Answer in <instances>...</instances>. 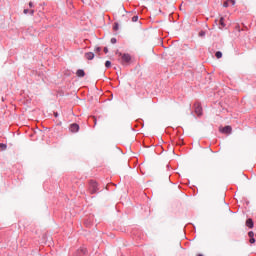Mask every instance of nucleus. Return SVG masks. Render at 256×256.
I'll list each match as a JSON object with an SVG mask.
<instances>
[{"label":"nucleus","instance_id":"obj_1","mask_svg":"<svg viewBox=\"0 0 256 256\" xmlns=\"http://www.w3.org/2000/svg\"><path fill=\"white\" fill-rule=\"evenodd\" d=\"M89 191H90L91 195H95V193H97V191H99V185L94 180H91L89 182Z\"/></svg>","mask_w":256,"mask_h":256},{"label":"nucleus","instance_id":"obj_2","mask_svg":"<svg viewBox=\"0 0 256 256\" xmlns=\"http://www.w3.org/2000/svg\"><path fill=\"white\" fill-rule=\"evenodd\" d=\"M194 111L198 117H201L203 115V108L199 103L194 104Z\"/></svg>","mask_w":256,"mask_h":256},{"label":"nucleus","instance_id":"obj_3","mask_svg":"<svg viewBox=\"0 0 256 256\" xmlns=\"http://www.w3.org/2000/svg\"><path fill=\"white\" fill-rule=\"evenodd\" d=\"M79 129H80V127H79V124H77V123H72L69 126V131L71 133H79Z\"/></svg>","mask_w":256,"mask_h":256},{"label":"nucleus","instance_id":"obj_4","mask_svg":"<svg viewBox=\"0 0 256 256\" xmlns=\"http://www.w3.org/2000/svg\"><path fill=\"white\" fill-rule=\"evenodd\" d=\"M73 256H87V248H80L78 249Z\"/></svg>","mask_w":256,"mask_h":256},{"label":"nucleus","instance_id":"obj_5","mask_svg":"<svg viewBox=\"0 0 256 256\" xmlns=\"http://www.w3.org/2000/svg\"><path fill=\"white\" fill-rule=\"evenodd\" d=\"M122 65L125 63H131V55L130 54H123L121 58Z\"/></svg>","mask_w":256,"mask_h":256},{"label":"nucleus","instance_id":"obj_6","mask_svg":"<svg viewBox=\"0 0 256 256\" xmlns=\"http://www.w3.org/2000/svg\"><path fill=\"white\" fill-rule=\"evenodd\" d=\"M220 131L226 135H231L233 128H231V126H225L221 128Z\"/></svg>","mask_w":256,"mask_h":256},{"label":"nucleus","instance_id":"obj_7","mask_svg":"<svg viewBox=\"0 0 256 256\" xmlns=\"http://www.w3.org/2000/svg\"><path fill=\"white\" fill-rule=\"evenodd\" d=\"M246 227H248L249 229H253L255 227V222H253L252 218H248L246 220Z\"/></svg>","mask_w":256,"mask_h":256},{"label":"nucleus","instance_id":"obj_8","mask_svg":"<svg viewBox=\"0 0 256 256\" xmlns=\"http://www.w3.org/2000/svg\"><path fill=\"white\" fill-rule=\"evenodd\" d=\"M84 57L88 59V61H93V59H95V54L93 52H86Z\"/></svg>","mask_w":256,"mask_h":256},{"label":"nucleus","instance_id":"obj_9","mask_svg":"<svg viewBox=\"0 0 256 256\" xmlns=\"http://www.w3.org/2000/svg\"><path fill=\"white\" fill-rule=\"evenodd\" d=\"M23 13H24V15H27V14H29V15H31V17H33V15H35V10L34 9H27V8H25L24 10H23Z\"/></svg>","mask_w":256,"mask_h":256},{"label":"nucleus","instance_id":"obj_10","mask_svg":"<svg viewBox=\"0 0 256 256\" xmlns=\"http://www.w3.org/2000/svg\"><path fill=\"white\" fill-rule=\"evenodd\" d=\"M219 25H220L219 29H224V27H226L225 18L223 17L220 18Z\"/></svg>","mask_w":256,"mask_h":256},{"label":"nucleus","instance_id":"obj_11","mask_svg":"<svg viewBox=\"0 0 256 256\" xmlns=\"http://www.w3.org/2000/svg\"><path fill=\"white\" fill-rule=\"evenodd\" d=\"M76 75H77V77H85V70H83V69H78V70L76 71Z\"/></svg>","mask_w":256,"mask_h":256},{"label":"nucleus","instance_id":"obj_12","mask_svg":"<svg viewBox=\"0 0 256 256\" xmlns=\"http://www.w3.org/2000/svg\"><path fill=\"white\" fill-rule=\"evenodd\" d=\"M215 57H216L217 59H221V57H223V53H222L221 51H217V52L215 53Z\"/></svg>","mask_w":256,"mask_h":256},{"label":"nucleus","instance_id":"obj_13","mask_svg":"<svg viewBox=\"0 0 256 256\" xmlns=\"http://www.w3.org/2000/svg\"><path fill=\"white\" fill-rule=\"evenodd\" d=\"M137 21H139V16L138 15L133 16L132 17V22L137 23Z\"/></svg>","mask_w":256,"mask_h":256},{"label":"nucleus","instance_id":"obj_14","mask_svg":"<svg viewBox=\"0 0 256 256\" xmlns=\"http://www.w3.org/2000/svg\"><path fill=\"white\" fill-rule=\"evenodd\" d=\"M198 35L199 37H205V35H207V32H205L204 30H201Z\"/></svg>","mask_w":256,"mask_h":256},{"label":"nucleus","instance_id":"obj_15","mask_svg":"<svg viewBox=\"0 0 256 256\" xmlns=\"http://www.w3.org/2000/svg\"><path fill=\"white\" fill-rule=\"evenodd\" d=\"M105 67H106V69L111 68V61L107 60V61L105 62Z\"/></svg>","mask_w":256,"mask_h":256},{"label":"nucleus","instance_id":"obj_16","mask_svg":"<svg viewBox=\"0 0 256 256\" xmlns=\"http://www.w3.org/2000/svg\"><path fill=\"white\" fill-rule=\"evenodd\" d=\"M114 31H119V23H115L113 26Z\"/></svg>","mask_w":256,"mask_h":256},{"label":"nucleus","instance_id":"obj_17","mask_svg":"<svg viewBox=\"0 0 256 256\" xmlns=\"http://www.w3.org/2000/svg\"><path fill=\"white\" fill-rule=\"evenodd\" d=\"M0 149L5 151V149H7V144L0 143Z\"/></svg>","mask_w":256,"mask_h":256},{"label":"nucleus","instance_id":"obj_18","mask_svg":"<svg viewBox=\"0 0 256 256\" xmlns=\"http://www.w3.org/2000/svg\"><path fill=\"white\" fill-rule=\"evenodd\" d=\"M248 237L254 238L255 237V233L253 231L248 232Z\"/></svg>","mask_w":256,"mask_h":256},{"label":"nucleus","instance_id":"obj_19","mask_svg":"<svg viewBox=\"0 0 256 256\" xmlns=\"http://www.w3.org/2000/svg\"><path fill=\"white\" fill-rule=\"evenodd\" d=\"M110 43H112V45H115V43H117V38H111Z\"/></svg>","mask_w":256,"mask_h":256},{"label":"nucleus","instance_id":"obj_20","mask_svg":"<svg viewBox=\"0 0 256 256\" xmlns=\"http://www.w3.org/2000/svg\"><path fill=\"white\" fill-rule=\"evenodd\" d=\"M223 7H229V0H226L223 4Z\"/></svg>","mask_w":256,"mask_h":256},{"label":"nucleus","instance_id":"obj_21","mask_svg":"<svg viewBox=\"0 0 256 256\" xmlns=\"http://www.w3.org/2000/svg\"><path fill=\"white\" fill-rule=\"evenodd\" d=\"M229 5H235V0H228Z\"/></svg>","mask_w":256,"mask_h":256},{"label":"nucleus","instance_id":"obj_22","mask_svg":"<svg viewBox=\"0 0 256 256\" xmlns=\"http://www.w3.org/2000/svg\"><path fill=\"white\" fill-rule=\"evenodd\" d=\"M95 51H96V53H101V47H99V46L96 47V48H95Z\"/></svg>","mask_w":256,"mask_h":256},{"label":"nucleus","instance_id":"obj_23","mask_svg":"<svg viewBox=\"0 0 256 256\" xmlns=\"http://www.w3.org/2000/svg\"><path fill=\"white\" fill-rule=\"evenodd\" d=\"M29 7H30V9H33V7H35V4H33V2H29Z\"/></svg>","mask_w":256,"mask_h":256},{"label":"nucleus","instance_id":"obj_24","mask_svg":"<svg viewBox=\"0 0 256 256\" xmlns=\"http://www.w3.org/2000/svg\"><path fill=\"white\" fill-rule=\"evenodd\" d=\"M249 241H250L251 244L255 243V237L254 238H250Z\"/></svg>","mask_w":256,"mask_h":256},{"label":"nucleus","instance_id":"obj_25","mask_svg":"<svg viewBox=\"0 0 256 256\" xmlns=\"http://www.w3.org/2000/svg\"><path fill=\"white\" fill-rule=\"evenodd\" d=\"M104 53H109V48L104 47Z\"/></svg>","mask_w":256,"mask_h":256},{"label":"nucleus","instance_id":"obj_26","mask_svg":"<svg viewBox=\"0 0 256 256\" xmlns=\"http://www.w3.org/2000/svg\"><path fill=\"white\" fill-rule=\"evenodd\" d=\"M54 117H59V113L58 112H54Z\"/></svg>","mask_w":256,"mask_h":256}]
</instances>
